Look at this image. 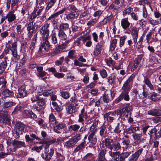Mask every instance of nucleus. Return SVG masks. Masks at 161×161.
<instances>
[{
    "mask_svg": "<svg viewBox=\"0 0 161 161\" xmlns=\"http://www.w3.org/2000/svg\"><path fill=\"white\" fill-rule=\"evenodd\" d=\"M132 106L128 103L124 105L122 108H120L113 112H109L105 114L104 118L108 122H112L115 118L116 115H119V119L122 122L127 121L129 123H132L133 119L131 116L130 111L132 109Z\"/></svg>",
    "mask_w": 161,
    "mask_h": 161,
    "instance_id": "1",
    "label": "nucleus"
},
{
    "mask_svg": "<svg viewBox=\"0 0 161 161\" xmlns=\"http://www.w3.org/2000/svg\"><path fill=\"white\" fill-rule=\"evenodd\" d=\"M121 148V146L119 142L113 144L110 149L111 151L108 152L109 155L112 158L110 161H125V159L131 154V152H127L119 154L120 152L117 151Z\"/></svg>",
    "mask_w": 161,
    "mask_h": 161,
    "instance_id": "2",
    "label": "nucleus"
},
{
    "mask_svg": "<svg viewBox=\"0 0 161 161\" xmlns=\"http://www.w3.org/2000/svg\"><path fill=\"white\" fill-rule=\"evenodd\" d=\"M130 86L131 85L125 82L122 88L123 91L119 97L115 100V103H118L123 99L127 101L129 100L130 98L128 93L130 88Z\"/></svg>",
    "mask_w": 161,
    "mask_h": 161,
    "instance_id": "3",
    "label": "nucleus"
},
{
    "mask_svg": "<svg viewBox=\"0 0 161 161\" xmlns=\"http://www.w3.org/2000/svg\"><path fill=\"white\" fill-rule=\"evenodd\" d=\"M81 135L77 134L76 136L70 138L69 140L64 143V147L67 148L73 147L77 142L81 139Z\"/></svg>",
    "mask_w": 161,
    "mask_h": 161,
    "instance_id": "4",
    "label": "nucleus"
},
{
    "mask_svg": "<svg viewBox=\"0 0 161 161\" xmlns=\"http://www.w3.org/2000/svg\"><path fill=\"white\" fill-rule=\"evenodd\" d=\"M49 27V25L47 23H46L43 25L40 30V33L43 40L48 39L50 34L49 30L48 29Z\"/></svg>",
    "mask_w": 161,
    "mask_h": 161,
    "instance_id": "5",
    "label": "nucleus"
},
{
    "mask_svg": "<svg viewBox=\"0 0 161 161\" xmlns=\"http://www.w3.org/2000/svg\"><path fill=\"white\" fill-rule=\"evenodd\" d=\"M115 95V93L114 92L108 90L103 95V101L104 103H108L113 99Z\"/></svg>",
    "mask_w": 161,
    "mask_h": 161,
    "instance_id": "6",
    "label": "nucleus"
},
{
    "mask_svg": "<svg viewBox=\"0 0 161 161\" xmlns=\"http://www.w3.org/2000/svg\"><path fill=\"white\" fill-rule=\"evenodd\" d=\"M17 42H14L12 44V46L10 48V50L12 52L11 54L15 62L17 61L19 59V56L17 54Z\"/></svg>",
    "mask_w": 161,
    "mask_h": 161,
    "instance_id": "7",
    "label": "nucleus"
},
{
    "mask_svg": "<svg viewBox=\"0 0 161 161\" xmlns=\"http://www.w3.org/2000/svg\"><path fill=\"white\" fill-rule=\"evenodd\" d=\"M46 151H43L42 152L41 155L42 158L46 161L50 160L54 153V150L53 148L52 147L50 148L49 152Z\"/></svg>",
    "mask_w": 161,
    "mask_h": 161,
    "instance_id": "8",
    "label": "nucleus"
},
{
    "mask_svg": "<svg viewBox=\"0 0 161 161\" xmlns=\"http://www.w3.org/2000/svg\"><path fill=\"white\" fill-rule=\"evenodd\" d=\"M80 106L76 103H72L67 106L66 110L69 114H71L76 112L79 108Z\"/></svg>",
    "mask_w": 161,
    "mask_h": 161,
    "instance_id": "9",
    "label": "nucleus"
},
{
    "mask_svg": "<svg viewBox=\"0 0 161 161\" xmlns=\"http://www.w3.org/2000/svg\"><path fill=\"white\" fill-rule=\"evenodd\" d=\"M0 116L1 118L0 121H2L4 125H9L10 123V116L8 114L7 112L4 114L1 113Z\"/></svg>",
    "mask_w": 161,
    "mask_h": 161,
    "instance_id": "10",
    "label": "nucleus"
},
{
    "mask_svg": "<svg viewBox=\"0 0 161 161\" xmlns=\"http://www.w3.org/2000/svg\"><path fill=\"white\" fill-rule=\"evenodd\" d=\"M25 85L21 86L18 90V92L15 93V96L17 97L22 98L27 95V92L25 90Z\"/></svg>",
    "mask_w": 161,
    "mask_h": 161,
    "instance_id": "11",
    "label": "nucleus"
},
{
    "mask_svg": "<svg viewBox=\"0 0 161 161\" xmlns=\"http://www.w3.org/2000/svg\"><path fill=\"white\" fill-rule=\"evenodd\" d=\"M36 90L35 89V91L36 93L42 97H47L49 96L50 94V91H43V89L41 86H37L36 87Z\"/></svg>",
    "mask_w": 161,
    "mask_h": 161,
    "instance_id": "12",
    "label": "nucleus"
},
{
    "mask_svg": "<svg viewBox=\"0 0 161 161\" xmlns=\"http://www.w3.org/2000/svg\"><path fill=\"white\" fill-rule=\"evenodd\" d=\"M16 134L18 137H19V135L22 134L24 132V125L20 123H17L15 125Z\"/></svg>",
    "mask_w": 161,
    "mask_h": 161,
    "instance_id": "13",
    "label": "nucleus"
},
{
    "mask_svg": "<svg viewBox=\"0 0 161 161\" xmlns=\"http://www.w3.org/2000/svg\"><path fill=\"white\" fill-rule=\"evenodd\" d=\"M45 41V42H43L40 47L39 49V52H42L47 51L52 48V45H50L48 40H47Z\"/></svg>",
    "mask_w": 161,
    "mask_h": 161,
    "instance_id": "14",
    "label": "nucleus"
},
{
    "mask_svg": "<svg viewBox=\"0 0 161 161\" xmlns=\"http://www.w3.org/2000/svg\"><path fill=\"white\" fill-rule=\"evenodd\" d=\"M58 30L60 31L65 32L67 34H69L70 33L69 25L68 23H62L59 24Z\"/></svg>",
    "mask_w": 161,
    "mask_h": 161,
    "instance_id": "15",
    "label": "nucleus"
},
{
    "mask_svg": "<svg viewBox=\"0 0 161 161\" xmlns=\"http://www.w3.org/2000/svg\"><path fill=\"white\" fill-rule=\"evenodd\" d=\"M87 117V115L86 112V111L84 108H83L79 114L78 122L79 123H82L84 121L85 119H86Z\"/></svg>",
    "mask_w": 161,
    "mask_h": 161,
    "instance_id": "16",
    "label": "nucleus"
},
{
    "mask_svg": "<svg viewBox=\"0 0 161 161\" xmlns=\"http://www.w3.org/2000/svg\"><path fill=\"white\" fill-rule=\"evenodd\" d=\"M12 144L14 147L13 149L14 152L15 151L17 148L26 146V145L25 144L24 142L15 140H14Z\"/></svg>",
    "mask_w": 161,
    "mask_h": 161,
    "instance_id": "17",
    "label": "nucleus"
},
{
    "mask_svg": "<svg viewBox=\"0 0 161 161\" xmlns=\"http://www.w3.org/2000/svg\"><path fill=\"white\" fill-rule=\"evenodd\" d=\"M7 61H8V58L7 57H5L0 63V74L3 73L7 68Z\"/></svg>",
    "mask_w": 161,
    "mask_h": 161,
    "instance_id": "18",
    "label": "nucleus"
},
{
    "mask_svg": "<svg viewBox=\"0 0 161 161\" xmlns=\"http://www.w3.org/2000/svg\"><path fill=\"white\" fill-rule=\"evenodd\" d=\"M113 140L110 138H106L103 141L102 147L103 148L106 147L110 149L112 146Z\"/></svg>",
    "mask_w": 161,
    "mask_h": 161,
    "instance_id": "19",
    "label": "nucleus"
},
{
    "mask_svg": "<svg viewBox=\"0 0 161 161\" xmlns=\"http://www.w3.org/2000/svg\"><path fill=\"white\" fill-rule=\"evenodd\" d=\"M79 16V14L77 11H71L66 16V19L69 20L77 19Z\"/></svg>",
    "mask_w": 161,
    "mask_h": 161,
    "instance_id": "20",
    "label": "nucleus"
},
{
    "mask_svg": "<svg viewBox=\"0 0 161 161\" xmlns=\"http://www.w3.org/2000/svg\"><path fill=\"white\" fill-rule=\"evenodd\" d=\"M103 44V42L101 41L97 44L93 51L94 55L97 56L101 53Z\"/></svg>",
    "mask_w": 161,
    "mask_h": 161,
    "instance_id": "21",
    "label": "nucleus"
},
{
    "mask_svg": "<svg viewBox=\"0 0 161 161\" xmlns=\"http://www.w3.org/2000/svg\"><path fill=\"white\" fill-rule=\"evenodd\" d=\"M14 11L13 10L9 12L6 15V18L8 22H11L16 19V15L14 14Z\"/></svg>",
    "mask_w": 161,
    "mask_h": 161,
    "instance_id": "22",
    "label": "nucleus"
},
{
    "mask_svg": "<svg viewBox=\"0 0 161 161\" xmlns=\"http://www.w3.org/2000/svg\"><path fill=\"white\" fill-rule=\"evenodd\" d=\"M37 10L34 9L32 13L28 17L27 22L29 24H33L35 19L36 17V11Z\"/></svg>",
    "mask_w": 161,
    "mask_h": 161,
    "instance_id": "23",
    "label": "nucleus"
},
{
    "mask_svg": "<svg viewBox=\"0 0 161 161\" xmlns=\"http://www.w3.org/2000/svg\"><path fill=\"white\" fill-rule=\"evenodd\" d=\"M98 123V120H95L92 125L89 127V130L91 132L90 134H96L97 132V127Z\"/></svg>",
    "mask_w": 161,
    "mask_h": 161,
    "instance_id": "24",
    "label": "nucleus"
},
{
    "mask_svg": "<svg viewBox=\"0 0 161 161\" xmlns=\"http://www.w3.org/2000/svg\"><path fill=\"white\" fill-rule=\"evenodd\" d=\"M66 126L64 123H59L54 127V130L55 132L57 133H61L62 131V129Z\"/></svg>",
    "mask_w": 161,
    "mask_h": 161,
    "instance_id": "25",
    "label": "nucleus"
},
{
    "mask_svg": "<svg viewBox=\"0 0 161 161\" xmlns=\"http://www.w3.org/2000/svg\"><path fill=\"white\" fill-rule=\"evenodd\" d=\"M31 100L32 103L35 102L36 101H38L40 100H42L43 99V97L42 96H39L37 94L36 91L33 92L31 97Z\"/></svg>",
    "mask_w": 161,
    "mask_h": 161,
    "instance_id": "26",
    "label": "nucleus"
},
{
    "mask_svg": "<svg viewBox=\"0 0 161 161\" xmlns=\"http://www.w3.org/2000/svg\"><path fill=\"white\" fill-rule=\"evenodd\" d=\"M44 104L45 102L43 100H40L37 102V103L35 105L34 108L37 111H39L43 109Z\"/></svg>",
    "mask_w": 161,
    "mask_h": 161,
    "instance_id": "27",
    "label": "nucleus"
},
{
    "mask_svg": "<svg viewBox=\"0 0 161 161\" xmlns=\"http://www.w3.org/2000/svg\"><path fill=\"white\" fill-rule=\"evenodd\" d=\"M89 142L92 145H95L97 142V138L96 134H90L88 137Z\"/></svg>",
    "mask_w": 161,
    "mask_h": 161,
    "instance_id": "28",
    "label": "nucleus"
},
{
    "mask_svg": "<svg viewBox=\"0 0 161 161\" xmlns=\"http://www.w3.org/2000/svg\"><path fill=\"white\" fill-rule=\"evenodd\" d=\"M140 154H141V150L139 149L129 158V161H136Z\"/></svg>",
    "mask_w": 161,
    "mask_h": 161,
    "instance_id": "29",
    "label": "nucleus"
},
{
    "mask_svg": "<svg viewBox=\"0 0 161 161\" xmlns=\"http://www.w3.org/2000/svg\"><path fill=\"white\" fill-rule=\"evenodd\" d=\"M106 149H104L99 153L96 161H104L105 160V155L106 153Z\"/></svg>",
    "mask_w": 161,
    "mask_h": 161,
    "instance_id": "30",
    "label": "nucleus"
},
{
    "mask_svg": "<svg viewBox=\"0 0 161 161\" xmlns=\"http://www.w3.org/2000/svg\"><path fill=\"white\" fill-rule=\"evenodd\" d=\"M149 114L154 116H160L161 115V110L159 109H153L148 111Z\"/></svg>",
    "mask_w": 161,
    "mask_h": 161,
    "instance_id": "31",
    "label": "nucleus"
},
{
    "mask_svg": "<svg viewBox=\"0 0 161 161\" xmlns=\"http://www.w3.org/2000/svg\"><path fill=\"white\" fill-rule=\"evenodd\" d=\"M2 95L5 97H12L14 96V93L12 91H10L8 89H4L2 92Z\"/></svg>",
    "mask_w": 161,
    "mask_h": 161,
    "instance_id": "32",
    "label": "nucleus"
},
{
    "mask_svg": "<svg viewBox=\"0 0 161 161\" xmlns=\"http://www.w3.org/2000/svg\"><path fill=\"white\" fill-rule=\"evenodd\" d=\"M80 128L79 125L77 124L71 125L68 127V129L70 132L78 131Z\"/></svg>",
    "mask_w": 161,
    "mask_h": 161,
    "instance_id": "33",
    "label": "nucleus"
},
{
    "mask_svg": "<svg viewBox=\"0 0 161 161\" xmlns=\"http://www.w3.org/2000/svg\"><path fill=\"white\" fill-rule=\"evenodd\" d=\"M121 23L122 28L124 29H127L130 25V23L128 21V19L127 18L122 19Z\"/></svg>",
    "mask_w": 161,
    "mask_h": 161,
    "instance_id": "34",
    "label": "nucleus"
},
{
    "mask_svg": "<svg viewBox=\"0 0 161 161\" xmlns=\"http://www.w3.org/2000/svg\"><path fill=\"white\" fill-rule=\"evenodd\" d=\"M141 61V58L140 57H139L135 59L134 62V65L132 66L131 69L132 71H134L137 68Z\"/></svg>",
    "mask_w": 161,
    "mask_h": 161,
    "instance_id": "35",
    "label": "nucleus"
},
{
    "mask_svg": "<svg viewBox=\"0 0 161 161\" xmlns=\"http://www.w3.org/2000/svg\"><path fill=\"white\" fill-rule=\"evenodd\" d=\"M37 39V34H35L33 36V38L32 39V42L30 45L29 47L30 49L32 51L35 48V44L36 43V40Z\"/></svg>",
    "mask_w": 161,
    "mask_h": 161,
    "instance_id": "36",
    "label": "nucleus"
},
{
    "mask_svg": "<svg viewBox=\"0 0 161 161\" xmlns=\"http://www.w3.org/2000/svg\"><path fill=\"white\" fill-rule=\"evenodd\" d=\"M135 141L134 144L136 145L140 143L141 142V136L140 134H138L136 133H134L132 135Z\"/></svg>",
    "mask_w": 161,
    "mask_h": 161,
    "instance_id": "37",
    "label": "nucleus"
},
{
    "mask_svg": "<svg viewBox=\"0 0 161 161\" xmlns=\"http://www.w3.org/2000/svg\"><path fill=\"white\" fill-rule=\"evenodd\" d=\"M86 145V142L84 141L79 145L74 150L75 152H77L78 151H81L83 150Z\"/></svg>",
    "mask_w": 161,
    "mask_h": 161,
    "instance_id": "38",
    "label": "nucleus"
},
{
    "mask_svg": "<svg viewBox=\"0 0 161 161\" xmlns=\"http://www.w3.org/2000/svg\"><path fill=\"white\" fill-rule=\"evenodd\" d=\"M117 43V40L115 38L113 39L110 41V44L109 48L110 51H113L115 49Z\"/></svg>",
    "mask_w": 161,
    "mask_h": 161,
    "instance_id": "39",
    "label": "nucleus"
},
{
    "mask_svg": "<svg viewBox=\"0 0 161 161\" xmlns=\"http://www.w3.org/2000/svg\"><path fill=\"white\" fill-rule=\"evenodd\" d=\"M160 98H161V97L160 93L157 94L155 92L152 93L151 97V100L153 101L158 100Z\"/></svg>",
    "mask_w": 161,
    "mask_h": 161,
    "instance_id": "40",
    "label": "nucleus"
},
{
    "mask_svg": "<svg viewBox=\"0 0 161 161\" xmlns=\"http://www.w3.org/2000/svg\"><path fill=\"white\" fill-rule=\"evenodd\" d=\"M65 10L66 9L65 8L61 10H60L59 11L51 15L49 17V19H53L57 17L59 14L63 13L65 11Z\"/></svg>",
    "mask_w": 161,
    "mask_h": 161,
    "instance_id": "41",
    "label": "nucleus"
},
{
    "mask_svg": "<svg viewBox=\"0 0 161 161\" xmlns=\"http://www.w3.org/2000/svg\"><path fill=\"white\" fill-rule=\"evenodd\" d=\"M66 32L63 31H58V37L59 39L61 40H65L66 39L67 36L65 34Z\"/></svg>",
    "mask_w": 161,
    "mask_h": 161,
    "instance_id": "42",
    "label": "nucleus"
},
{
    "mask_svg": "<svg viewBox=\"0 0 161 161\" xmlns=\"http://www.w3.org/2000/svg\"><path fill=\"white\" fill-rule=\"evenodd\" d=\"M49 122L53 125L56 124L57 123L56 118L53 114H51L49 116Z\"/></svg>",
    "mask_w": 161,
    "mask_h": 161,
    "instance_id": "43",
    "label": "nucleus"
},
{
    "mask_svg": "<svg viewBox=\"0 0 161 161\" xmlns=\"http://www.w3.org/2000/svg\"><path fill=\"white\" fill-rule=\"evenodd\" d=\"M124 0H115V3L116 4L114 9L119 8L123 5Z\"/></svg>",
    "mask_w": 161,
    "mask_h": 161,
    "instance_id": "44",
    "label": "nucleus"
},
{
    "mask_svg": "<svg viewBox=\"0 0 161 161\" xmlns=\"http://www.w3.org/2000/svg\"><path fill=\"white\" fill-rule=\"evenodd\" d=\"M24 28L21 25H18L16 26V30L17 33L18 35H20L23 32Z\"/></svg>",
    "mask_w": 161,
    "mask_h": 161,
    "instance_id": "45",
    "label": "nucleus"
},
{
    "mask_svg": "<svg viewBox=\"0 0 161 161\" xmlns=\"http://www.w3.org/2000/svg\"><path fill=\"white\" fill-rule=\"evenodd\" d=\"M131 34L133 37L134 40V42H136L138 36V32L137 30H132Z\"/></svg>",
    "mask_w": 161,
    "mask_h": 161,
    "instance_id": "46",
    "label": "nucleus"
},
{
    "mask_svg": "<svg viewBox=\"0 0 161 161\" xmlns=\"http://www.w3.org/2000/svg\"><path fill=\"white\" fill-rule=\"evenodd\" d=\"M113 17L112 14H110L109 16H106L101 22V25H104L108 22Z\"/></svg>",
    "mask_w": 161,
    "mask_h": 161,
    "instance_id": "47",
    "label": "nucleus"
},
{
    "mask_svg": "<svg viewBox=\"0 0 161 161\" xmlns=\"http://www.w3.org/2000/svg\"><path fill=\"white\" fill-rule=\"evenodd\" d=\"M15 103L13 102H8L5 103L3 105L4 108H8L12 106H15Z\"/></svg>",
    "mask_w": 161,
    "mask_h": 161,
    "instance_id": "48",
    "label": "nucleus"
},
{
    "mask_svg": "<svg viewBox=\"0 0 161 161\" xmlns=\"http://www.w3.org/2000/svg\"><path fill=\"white\" fill-rule=\"evenodd\" d=\"M9 33L8 31H6L2 32V30L0 29V36L1 39L3 40L8 36Z\"/></svg>",
    "mask_w": 161,
    "mask_h": 161,
    "instance_id": "49",
    "label": "nucleus"
},
{
    "mask_svg": "<svg viewBox=\"0 0 161 161\" xmlns=\"http://www.w3.org/2000/svg\"><path fill=\"white\" fill-rule=\"evenodd\" d=\"M107 132V126L105 125L101 126L100 128V130L99 132L100 135L101 136H104V132Z\"/></svg>",
    "mask_w": 161,
    "mask_h": 161,
    "instance_id": "50",
    "label": "nucleus"
},
{
    "mask_svg": "<svg viewBox=\"0 0 161 161\" xmlns=\"http://www.w3.org/2000/svg\"><path fill=\"white\" fill-rule=\"evenodd\" d=\"M57 0H50L46 7V10H48L56 2Z\"/></svg>",
    "mask_w": 161,
    "mask_h": 161,
    "instance_id": "51",
    "label": "nucleus"
},
{
    "mask_svg": "<svg viewBox=\"0 0 161 161\" xmlns=\"http://www.w3.org/2000/svg\"><path fill=\"white\" fill-rule=\"evenodd\" d=\"M133 8L131 7H129L126 8L123 11V15L124 16H126L127 15L130 14L131 12H133Z\"/></svg>",
    "mask_w": 161,
    "mask_h": 161,
    "instance_id": "52",
    "label": "nucleus"
},
{
    "mask_svg": "<svg viewBox=\"0 0 161 161\" xmlns=\"http://www.w3.org/2000/svg\"><path fill=\"white\" fill-rule=\"evenodd\" d=\"M26 28L27 31L34 32L35 29L34 25L32 24L28 23L26 26Z\"/></svg>",
    "mask_w": 161,
    "mask_h": 161,
    "instance_id": "53",
    "label": "nucleus"
},
{
    "mask_svg": "<svg viewBox=\"0 0 161 161\" xmlns=\"http://www.w3.org/2000/svg\"><path fill=\"white\" fill-rule=\"evenodd\" d=\"M144 82L151 90L153 89V86L149 80L148 78L147 77L145 78Z\"/></svg>",
    "mask_w": 161,
    "mask_h": 161,
    "instance_id": "54",
    "label": "nucleus"
},
{
    "mask_svg": "<svg viewBox=\"0 0 161 161\" xmlns=\"http://www.w3.org/2000/svg\"><path fill=\"white\" fill-rule=\"evenodd\" d=\"M32 113V111L28 110H25L23 112V114L25 118H30Z\"/></svg>",
    "mask_w": 161,
    "mask_h": 161,
    "instance_id": "55",
    "label": "nucleus"
},
{
    "mask_svg": "<svg viewBox=\"0 0 161 161\" xmlns=\"http://www.w3.org/2000/svg\"><path fill=\"white\" fill-rule=\"evenodd\" d=\"M106 63L108 65L110 66L111 65H114L115 64V62L113 60L112 58L109 57L105 59Z\"/></svg>",
    "mask_w": 161,
    "mask_h": 161,
    "instance_id": "56",
    "label": "nucleus"
},
{
    "mask_svg": "<svg viewBox=\"0 0 161 161\" xmlns=\"http://www.w3.org/2000/svg\"><path fill=\"white\" fill-rule=\"evenodd\" d=\"M52 104L53 106L54 109L58 112H60L62 110V108L61 107L58 106L57 103L55 102H53L52 103Z\"/></svg>",
    "mask_w": 161,
    "mask_h": 161,
    "instance_id": "57",
    "label": "nucleus"
},
{
    "mask_svg": "<svg viewBox=\"0 0 161 161\" xmlns=\"http://www.w3.org/2000/svg\"><path fill=\"white\" fill-rule=\"evenodd\" d=\"M37 123L41 128L45 129L47 126V124L44 122V121L42 119L39 120Z\"/></svg>",
    "mask_w": 161,
    "mask_h": 161,
    "instance_id": "58",
    "label": "nucleus"
},
{
    "mask_svg": "<svg viewBox=\"0 0 161 161\" xmlns=\"http://www.w3.org/2000/svg\"><path fill=\"white\" fill-rule=\"evenodd\" d=\"M50 36L51 37L52 43L54 44H56L57 43L58 40L55 34V33L52 34Z\"/></svg>",
    "mask_w": 161,
    "mask_h": 161,
    "instance_id": "59",
    "label": "nucleus"
},
{
    "mask_svg": "<svg viewBox=\"0 0 161 161\" xmlns=\"http://www.w3.org/2000/svg\"><path fill=\"white\" fill-rule=\"evenodd\" d=\"M74 64L75 66H78L80 67H85L87 66V64H84L80 63L78 60L75 59L74 60Z\"/></svg>",
    "mask_w": 161,
    "mask_h": 161,
    "instance_id": "60",
    "label": "nucleus"
},
{
    "mask_svg": "<svg viewBox=\"0 0 161 161\" xmlns=\"http://www.w3.org/2000/svg\"><path fill=\"white\" fill-rule=\"evenodd\" d=\"M103 10H99L97 11L94 12L93 15V16L94 17L97 18V19H98L99 17L101 15Z\"/></svg>",
    "mask_w": 161,
    "mask_h": 161,
    "instance_id": "61",
    "label": "nucleus"
},
{
    "mask_svg": "<svg viewBox=\"0 0 161 161\" xmlns=\"http://www.w3.org/2000/svg\"><path fill=\"white\" fill-rule=\"evenodd\" d=\"M61 96L64 99H67L70 97L69 93L66 92H61Z\"/></svg>",
    "mask_w": 161,
    "mask_h": 161,
    "instance_id": "62",
    "label": "nucleus"
},
{
    "mask_svg": "<svg viewBox=\"0 0 161 161\" xmlns=\"http://www.w3.org/2000/svg\"><path fill=\"white\" fill-rule=\"evenodd\" d=\"M135 77V75L132 74L130 76L128 79L125 82L130 85H131Z\"/></svg>",
    "mask_w": 161,
    "mask_h": 161,
    "instance_id": "63",
    "label": "nucleus"
},
{
    "mask_svg": "<svg viewBox=\"0 0 161 161\" xmlns=\"http://www.w3.org/2000/svg\"><path fill=\"white\" fill-rule=\"evenodd\" d=\"M94 158V155L92 153H88L83 157V159L84 160L87 159L92 160Z\"/></svg>",
    "mask_w": 161,
    "mask_h": 161,
    "instance_id": "64",
    "label": "nucleus"
}]
</instances>
